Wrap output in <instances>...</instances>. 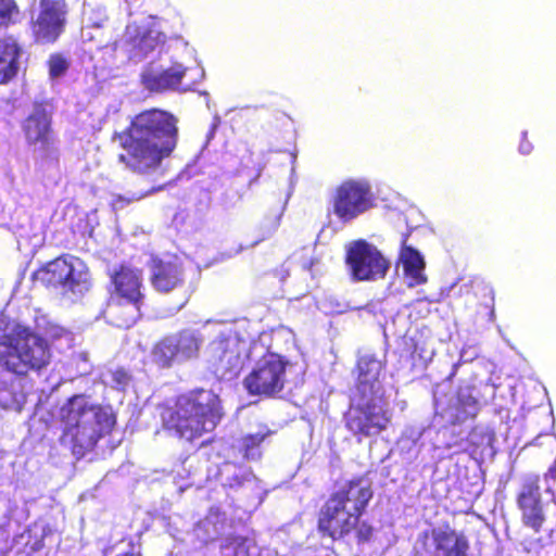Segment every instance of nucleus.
I'll return each mask as SVG.
<instances>
[{
    "mask_svg": "<svg viewBox=\"0 0 556 556\" xmlns=\"http://www.w3.org/2000/svg\"><path fill=\"white\" fill-rule=\"evenodd\" d=\"M52 359L47 339L29 327L0 316V366L17 377L0 384V406L20 412L26 403L24 390L28 372H40Z\"/></svg>",
    "mask_w": 556,
    "mask_h": 556,
    "instance_id": "1",
    "label": "nucleus"
},
{
    "mask_svg": "<svg viewBox=\"0 0 556 556\" xmlns=\"http://www.w3.org/2000/svg\"><path fill=\"white\" fill-rule=\"evenodd\" d=\"M177 119L163 110L152 109L137 114L127 129L123 146L127 155L119 160L139 174H153L177 143Z\"/></svg>",
    "mask_w": 556,
    "mask_h": 556,
    "instance_id": "2",
    "label": "nucleus"
},
{
    "mask_svg": "<svg viewBox=\"0 0 556 556\" xmlns=\"http://www.w3.org/2000/svg\"><path fill=\"white\" fill-rule=\"evenodd\" d=\"M222 418L218 396L210 390L180 395L162 414L164 427L180 439L193 441L212 432Z\"/></svg>",
    "mask_w": 556,
    "mask_h": 556,
    "instance_id": "3",
    "label": "nucleus"
},
{
    "mask_svg": "<svg viewBox=\"0 0 556 556\" xmlns=\"http://www.w3.org/2000/svg\"><path fill=\"white\" fill-rule=\"evenodd\" d=\"M264 351L263 343L251 340L244 324L223 325L208 345V363L217 377L231 380L239 375L248 358Z\"/></svg>",
    "mask_w": 556,
    "mask_h": 556,
    "instance_id": "4",
    "label": "nucleus"
},
{
    "mask_svg": "<svg viewBox=\"0 0 556 556\" xmlns=\"http://www.w3.org/2000/svg\"><path fill=\"white\" fill-rule=\"evenodd\" d=\"M371 497L372 491L367 480L349 482L327 501L320 514L319 529L332 539L351 532Z\"/></svg>",
    "mask_w": 556,
    "mask_h": 556,
    "instance_id": "5",
    "label": "nucleus"
},
{
    "mask_svg": "<svg viewBox=\"0 0 556 556\" xmlns=\"http://www.w3.org/2000/svg\"><path fill=\"white\" fill-rule=\"evenodd\" d=\"M64 426V439L73 443L74 448L88 450L94 446L99 438L111 429L114 420L101 407L92 405L85 396L76 395L61 408Z\"/></svg>",
    "mask_w": 556,
    "mask_h": 556,
    "instance_id": "6",
    "label": "nucleus"
},
{
    "mask_svg": "<svg viewBox=\"0 0 556 556\" xmlns=\"http://www.w3.org/2000/svg\"><path fill=\"white\" fill-rule=\"evenodd\" d=\"M376 202L371 182L365 177H350L333 187L328 212L342 224H351L369 212Z\"/></svg>",
    "mask_w": 556,
    "mask_h": 556,
    "instance_id": "7",
    "label": "nucleus"
},
{
    "mask_svg": "<svg viewBox=\"0 0 556 556\" xmlns=\"http://www.w3.org/2000/svg\"><path fill=\"white\" fill-rule=\"evenodd\" d=\"M36 278L63 293L76 296L83 295L91 287L90 273L85 262L68 254L46 264L36 273Z\"/></svg>",
    "mask_w": 556,
    "mask_h": 556,
    "instance_id": "8",
    "label": "nucleus"
},
{
    "mask_svg": "<svg viewBox=\"0 0 556 556\" xmlns=\"http://www.w3.org/2000/svg\"><path fill=\"white\" fill-rule=\"evenodd\" d=\"M293 367L277 353H262L252 371L245 377L244 387L250 394L274 395L283 389Z\"/></svg>",
    "mask_w": 556,
    "mask_h": 556,
    "instance_id": "9",
    "label": "nucleus"
},
{
    "mask_svg": "<svg viewBox=\"0 0 556 556\" xmlns=\"http://www.w3.org/2000/svg\"><path fill=\"white\" fill-rule=\"evenodd\" d=\"M204 338L200 331L185 329L160 341L152 351L153 362L163 368L198 357Z\"/></svg>",
    "mask_w": 556,
    "mask_h": 556,
    "instance_id": "10",
    "label": "nucleus"
},
{
    "mask_svg": "<svg viewBox=\"0 0 556 556\" xmlns=\"http://www.w3.org/2000/svg\"><path fill=\"white\" fill-rule=\"evenodd\" d=\"M112 300L123 301L127 316L116 320L118 327H130L140 316V305L143 299L141 273L128 266H121L111 274Z\"/></svg>",
    "mask_w": 556,
    "mask_h": 556,
    "instance_id": "11",
    "label": "nucleus"
},
{
    "mask_svg": "<svg viewBox=\"0 0 556 556\" xmlns=\"http://www.w3.org/2000/svg\"><path fill=\"white\" fill-rule=\"evenodd\" d=\"M125 38L129 58L141 61L154 51H161L166 36L162 29V22L149 15L128 24Z\"/></svg>",
    "mask_w": 556,
    "mask_h": 556,
    "instance_id": "12",
    "label": "nucleus"
},
{
    "mask_svg": "<svg viewBox=\"0 0 556 556\" xmlns=\"http://www.w3.org/2000/svg\"><path fill=\"white\" fill-rule=\"evenodd\" d=\"M68 8L65 0H40L31 15V33L39 43H53L65 29Z\"/></svg>",
    "mask_w": 556,
    "mask_h": 556,
    "instance_id": "13",
    "label": "nucleus"
},
{
    "mask_svg": "<svg viewBox=\"0 0 556 556\" xmlns=\"http://www.w3.org/2000/svg\"><path fill=\"white\" fill-rule=\"evenodd\" d=\"M346 264L355 280H376L383 278L389 262L372 244L364 240L351 243L346 250Z\"/></svg>",
    "mask_w": 556,
    "mask_h": 556,
    "instance_id": "14",
    "label": "nucleus"
},
{
    "mask_svg": "<svg viewBox=\"0 0 556 556\" xmlns=\"http://www.w3.org/2000/svg\"><path fill=\"white\" fill-rule=\"evenodd\" d=\"M363 406L353 407L346 416V427L354 434L371 437L384 430L390 420L391 413L383 399H363Z\"/></svg>",
    "mask_w": 556,
    "mask_h": 556,
    "instance_id": "15",
    "label": "nucleus"
},
{
    "mask_svg": "<svg viewBox=\"0 0 556 556\" xmlns=\"http://www.w3.org/2000/svg\"><path fill=\"white\" fill-rule=\"evenodd\" d=\"M467 543L450 529L435 528L420 534L414 545L418 556H467Z\"/></svg>",
    "mask_w": 556,
    "mask_h": 556,
    "instance_id": "16",
    "label": "nucleus"
},
{
    "mask_svg": "<svg viewBox=\"0 0 556 556\" xmlns=\"http://www.w3.org/2000/svg\"><path fill=\"white\" fill-rule=\"evenodd\" d=\"M187 66L180 62H173L169 66L149 64L141 73V83L152 92L186 91L181 88Z\"/></svg>",
    "mask_w": 556,
    "mask_h": 556,
    "instance_id": "17",
    "label": "nucleus"
},
{
    "mask_svg": "<svg viewBox=\"0 0 556 556\" xmlns=\"http://www.w3.org/2000/svg\"><path fill=\"white\" fill-rule=\"evenodd\" d=\"M22 129L27 143L34 151L46 153L53 144L51 121L42 106H35L23 122Z\"/></svg>",
    "mask_w": 556,
    "mask_h": 556,
    "instance_id": "18",
    "label": "nucleus"
},
{
    "mask_svg": "<svg viewBox=\"0 0 556 556\" xmlns=\"http://www.w3.org/2000/svg\"><path fill=\"white\" fill-rule=\"evenodd\" d=\"M382 363L371 354H364L357 363L356 390L362 399H382V387L379 380Z\"/></svg>",
    "mask_w": 556,
    "mask_h": 556,
    "instance_id": "19",
    "label": "nucleus"
},
{
    "mask_svg": "<svg viewBox=\"0 0 556 556\" xmlns=\"http://www.w3.org/2000/svg\"><path fill=\"white\" fill-rule=\"evenodd\" d=\"M437 414L447 422L456 424L475 417L479 410V403L469 387L460 388L455 397L451 399L448 405L437 401Z\"/></svg>",
    "mask_w": 556,
    "mask_h": 556,
    "instance_id": "20",
    "label": "nucleus"
},
{
    "mask_svg": "<svg viewBox=\"0 0 556 556\" xmlns=\"http://www.w3.org/2000/svg\"><path fill=\"white\" fill-rule=\"evenodd\" d=\"M399 262L403 269V280L408 288H415L428 281L424 255L407 244V237L404 235L401 240Z\"/></svg>",
    "mask_w": 556,
    "mask_h": 556,
    "instance_id": "21",
    "label": "nucleus"
},
{
    "mask_svg": "<svg viewBox=\"0 0 556 556\" xmlns=\"http://www.w3.org/2000/svg\"><path fill=\"white\" fill-rule=\"evenodd\" d=\"M152 285L159 292H169L182 282V269L176 258L154 260L152 267Z\"/></svg>",
    "mask_w": 556,
    "mask_h": 556,
    "instance_id": "22",
    "label": "nucleus"
},
{
    "mask_svg": "<svg viewBox=\"0 0 556 556\" xmlns=\"http://www.w3.org/2000/svg\"><path fill=\"white\" fill-rule=\"evenodd\" d=\"M519 506L522 510L525 523L538 531L542 526L544 516L539 488L535 483L531 482L523 485L519 495Z\"/></svg>",
    "mask_w": 556,
    "mask_h": 556,
    "instance_id": "23",
    "label": "nucleus"
},
{
    "mask_svg": "<svg viewBox=\"0 0 556 556\" xmlns=\"http://www.w3.org/2000/svg\"><path fill=\"white\" fill-rule=\"evenodd\" d=\"M20 49L13 38L0 40V84H5L12 79L18 70Z\"/></svg>",
    "mask_w": 556,
    "mask_h": 556,
    "instance_id": "24",
    "label": "nucleus"
},
{
    "mask_svg": "<svg viewBox=\"0 0 556 556\" xmlns=\"http://www.w3.org/2000/svg\"><path fill=\"white\" fill-rule=\"evenodd\" d=\"M225 528V515L218 508H211L207 516L197 525L194 533L201 542L207 543L219 538Z\"/></svg>",
    "mask_w": 556,
    "mask_h": 556,
    "instance_id": "25",
    "label": "nucleus"
},
{
    "mask_svg": "<svg viewBox=\"0 0 556 556\" xmlns=\"http://www.w3.org/2000/svg\"><path fill=\"white\" fill-rule=\"evenodd\" d=\"M268 434V431H258L242 438L241 448L244 451V457L248 459H258L261 457L260 445Z\"/></svg>",
    "mask_w": 556,
    "mask_h": 556,
    "instance_id": "26",
    "label": "nucleus"
},
{
    "mask_svg": "<svg viewBox=\"0 0 556 556\" xmlns=\"http://www.w3.org/2000/svg\"><path fill=\"white\" fill-rule=\"evenodd\" d=\"M46 336L51 340L58 350L70 349L73 344V334L63 327L51 324L46 330Z\"/></svg>",
    "mask_w": 556,
    "mask_h": 556,
    "instance_id": "27",
    "label": "nucleus"
},
{
    "mask_svg": "<svg viewBox=\"0 0 556 556\" xmlns=\"http://www.w3.org/2000/svg\"><path fill=\"white\" fill-rule=\"evenodd\" d=\"M227 544L223 545V551H233L235 556H245L251 553V551L255 547L254 541L248 538L236 536L232 539H227Z\"/></svg>",
    "mask_w": 556,
    "mask_h": 556,
    "instance_id": "28",
    "label": "nucleus"
},
{
    "mask_svg": "<svg viewBox=\"0 0 556 556\" xmlns=\"http://www.w3.org/2000/svg\"><path fill=\"white\" fill-rule=\"evenodd\" d=\"M20 10L14 0H0V28L14 24Z\"/></svg>",
    "mask_w": 556,
    "mask_h": 556,
    "instance_id": "29",
    "label": "nucleus"
},
{
    "mask_svg": "<svg viewBox=\"0 0 556 556\" xmlns=\"http://www.w3.org/2000/svg\"><path fill=\"white\" fill-rule=\"evenodd\" d=\"M103 381L105 384H109L116 390L124 391L130 382V376L126 370L116 368L105 372L103 375Z\"/></svg>",
    "mask_w": 556,
    "mask_h": 556,
    "instance_id": "30",
    "label": "nucleus"
},
{
    "mask_svg": "<svg viewBox=\"0 0 556 556\" xmlns=\"http://www.w3.org/2000/svg\"><path fill=\"white\" fill-rule=\"evenodd\" d=\"M70 66V61L60 53L51 54L48 60L49 76L56 79L65 75Z\"/></svg>",
    "mask_w": 556,
    "mask_h": 556,
    "instance_id": "31",
    "label": "nucleus"
},
{
    "mask_svg": "<svg viewBox=\"0 0 556 556\" xmlns=\"http://www.w3.org/2000/svg\"><path fill=\"white\" fill-rule=\"evenodd\" d=\"M280 218L281 214H274L266 216L260 224V237L254 242V244H257L268 238H270L279 228L280 226Z\"/></svg>",
    "mask_w": 556,
    "mask_h": 556,
    "instance_id": "32",
    "label": "nucleus"
},
{
    "mask_svg": "<svg viewBox=\"0 0 556 556\" xmlns=\"http://www.w3.org/2000/svg\"><path fill=\"white\" fill-rule=\"evenodd\" d=\"M492 440H493V438H492L491 433H489L486 431L478 430V429H475L469 434L470 443L476 446H490L492 443Z\"/></svg>",
    "mask_w": 556,
    "mask_h": 556,
    "instance_id": "33",
    "label": "nucleus"
},
{
    "mask_svg": "<svg viewBox=\"0 0 556 556\" xmlns=\"http://www.w3.org/2000/svg\"><path fill=\"white\" fill-rule=\"evenodd\" d=\"M479 355L478 348L476 345H465L460 351L459 361L463 363H468L477 358Z\"/></svg>",
    "mask_w": 556,
    "mask_h": 556,
    "instance_id": "34",
    "label": "nucleus"
},
{
    "mask_svg": "<svg viewBox=\"0 0 556 556\" xmlns=\"http://www.w3.org/2000/svg\"><path fill=\"white\" fill-rule=\"evenodd\" d=\"M147 193H140V194H132L131 198H125V197H122L119 195L117 199H115L113 201V207L115 210H119L123 207V202H127V203H130L132 201H138L140 199H142L143 197H146Z\"/></svg>",
    "mask_w": 556,
    "mask_h": 556,
    "instance_id": "35",
    "label": "nucleus"
},
{
    "mask_svg": "<svg viewBox=\"0 0 556 556\" xmlns=\"http://www.w3.org/2000/svg\"><path fill=\"white\" fill-rule=\"evenodd\" d=\"M532 149V143L527 140V131H525L522 134V140L519 143V152L523 155H528L531 153Z\"/></svg>",
    "mask_w": 556,
    "mask_h": 556,
    "instance_id": "36",
    "label": "nucleus"
},
{
    "mask_svg": "<svg viewBox=\"0 0 556 556\" xmlns=\"http://www.w3.org/2000/svg\"><path fill=\"white\" fill-rule=\"evenodd\" d=\"M358 533V536L361 540H368L370 538V534H371V529L370 527H367L366 525H362L357 531Z\"/></svg>",
    "mask_w": 556,
    "mask_h": 556,
    "instance_id": "37",
    "label": "nucleus"
},
{
    "mask_svg": "<svg viewBox=\"0 0 556 556\" xmlns=\"http://www.w3.org/2000/svg\"><path fill=\"white\" fill-rule=\"evenodd\" d=\"M551 480H553V482L556 483V471L555 470H549L545 475V481L547 483V491H551V485H549Z\"/></svg>",
    "mask_w": 556,
    "mask_h": 556,
    "instance_id": "38",
    "label": "nucleus"
},
{
    "mask_svg": "<svg viewBox=\"0 0 556 556\" xmlns=\"http://www.w3.org/2000/svg\"><path fill=\"white\" fill-rule=\"evenodd\" d=\"M200 77H201V78H203V77H204V70H203V68H201V70H200Z\"/></svg>",
    "mask_w": 556,
    "mask_h": 556,
    "instance_id": "39",
    "label": "nucleus"
},
{
    "mask_svg": "<svg viewBox=\"0 0 556 556\" xmlns=\"http://www.w3.org/2000/svg\"><path fill=\"white\" fill-rule=\"evenodd\" d=\"M552 496H553V500L555 501V504H556V497H555V495L553 494Z\"/></svg>",
    "mask_w": 556,
    "mask_h": 556,
    "instance_id": "40",
    "label": "nucleus"
}]
</instances>
